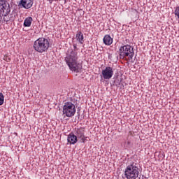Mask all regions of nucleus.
<instances>
[{"label": "nucleus", "instance_id": "obj_1", "mask_svg": "<svg viewBox=\"0 0 179 179\" xmlns=\"http://www.w3.org/2000/svg\"><path fill=\"white\" fill-rule=\"evenodd\" d=\"M73 47L74 50H71V52H69L64 61L70 71L78 73L79 71H80V64L78 63V46L74 43L73 44Z\"/></svg>", "mask_w": 179, "mask_h": 179}, {"label": "nucleus", "instance_id": "obj_2", "mask_svg": "<svg viewBox=\"0 0 179 179\" xmlns=\"http://www.w3.org/2000/svg\"><path fill=\"white\" fill-rule=\"evenodd\" d=\"M50 48V41L45 38H39L34 43V49L37 52H47Z\"/></svg>", "mask_w": 179, "mask_h": 179}, {"label": "nucleus", "instance_id": "obj_3", "mask_svg": "<svg viewBox=\"0 0 179 179\" xmlns=\"http://www.w3.org/2000/svg\"><path fill=\"white\" fill-rule=\"evenodd\" d=\"M139 176V167L136 162H133L127 166L124 171V177L127 179H136Z\"/></svg>", "mask_w": 179, "mask_h": 179}, {"label": "nucleus", "instance_id": "obj_4", "mask_svg": "<svg viewBox=\"0 0 179 179\" xmlns=\"http://www.w3.org/2000/svg\"><path fill=\"white\" fill-rule=\"evenodd\" d=\"M134 48L130 45H124L121 46L119 49V55L121 59H124L125 57H129L128 60L131 61V62H134L132 58H134Z\"/></svg>", "mask_w": 179, "mask_h": 179}, {"label": "nucleus", "instance_id": "obj_5", "mask_svg": "<svg viewBox=\"0 0 179 179\" xmlns=\"http://www.w3.org/2000/svg\"><path fill=\"white\" fill-rule=\"evenodd\" d=\"M76 113V107L71 101L64 103L63 106V115L66 117H71Z\"/></svg>", "mask_w": 179, "mask_h": 179}, {"label": "nucleus", "instance_id": "obj_6", "mask_svg": "<svg viewBox=\"0 0 179 179\" xmlns=\"http://www.w3.org/2000/svg\"><path fill=\"white\" fill-rule=\"evenodd\" d=\"M74 135L77 136V138L80 139L83 143L87 141V137L85 136V128L83 127L75 129Z\"/></svg>", "mask_w": 179, "mask_h": 179}, {"label": "nucleus", "instance_id": "obj_7", "mask_svg": "<svg viewBox=\"0 0 179 179\" xmlns=\"http://www.w3.org/2000/svg\"><path fill=\"white\" fill-rule=\"evenodd\" d=\"M0 13H10V6L6 1H0Z\"/></svg>", "mask_w": 179, "mask_h": 179}, {"label": "nucleus", "instance_id": "obj_8", "mask_svg": "<svg viewBox=\"0 0 179 179\" xmlns=\"http://www.w3.org/2000/svg\"><path fill=\"white\" fill-rule=\"evenodd\" d=\"M114 75V71H113V67L107 66L105 69L102 70V76L103 79H111Z\"/></svg>", "mask_w": 179, "mask_h": 179}, {"label": "nucleus", "instance_id": "obj_9", "mask_svg": "<svg viewBox=\"0 0 179 179\" xmlns=\"http://www.w3.org/2000/svg\"><path fill=\"white\" fill-rule=\"evenodd\" d=\"M67 142L70 143V145H75L78 142L77 136L73 133H70L67 137Z\"/></svg>", "mask_w": 179, "mask_h": 179}, {"label": "nucleus", "instance_id": "obj_10", "mask_svg": "<svg viewBox=\"0 0 179 179\" xmlns=\"http://www.w3.org/2000/svg\"><path fill=\"white\" fill-rule=\"evenodd\" d=\"M103 41L106 45H111L113 44V38L108 34L105 35Z\"/></svg>", "mask_w": 179, "mask_h": 179}, {"label": "nucleus", "instance_id": "obj_11", "mask_svg": "<svg viewBox=\"0 0 179 179\" xmlns=\"http://www.w3.org/2000/svg\"><path fill=\"white\" fill-rule=\"evenodd\" d=\"M20 3L25 9H30L33 6V1H20Z\"/></svg>", "mask_w": 179, "mask_h": 179}, {"label": "nucleus", "instance_id": "obj_12", "mask_svg": "<svg viewBox=\"0 0 179 179\" xmlns=\"http://www.w3.org/2000/svg\"><path fill=\"white\" fill-rule=\"evenodd\" d=\"M31 22H33V17H28L24 21V27H30L31 26Z\"/></svg>", "mask_w": 179, "mask_h": 179}, {"label": "nucleus", "instance_id": "obj_13", "mask_svg": "<svg viewBox=\"0 0 179 179\" xmlns=\"http://www.w3.org/2000/svg\"><path fill=\"white\" fill-rule=\"evenodd\" d=\"M76 38H77L78 41L80 44H83V43H85L84 36H83V34H82V31H78L77 33Z\"/></svg>", "mask_w": 179, "mask_h": 179}, {"label": "nucleus", "instance_id": "obj_14", "mask_svg": "<svg viewBox=\"0 0 179 179\" xmlns=\"http://www.w3.org/2000/svg\"><path fill=\"white\" fill-rule=\"evenodd\" d=\"M10 20V17L9 16V13H4L2 17V22H9Z\"/></svg>", "mask_w": 179, "mask_h": 179}, {"label": "nucleus", "instance_id": "obj_15", "mask_svg": "<svg viewBox=\"0 0 179 179\" xmlns=\"http://www.w3.org/2000/svg\"><path fill=\"white\" fill-rule=\"evenodd\" d=\"M3 101H5V96H3V94H2V92H0V106H2V104H3Z\"/></svg>", "mask_w": 179, "mask_h": 179}, {"label": "nucleus", "instance_id": "obj_16", "mask_svg": "<svg viewBox=\"0 0 179 179\" xmlns=\"http://www.w3.org/2000/svg\"><path fill=\"white\" fill-rule=\"evenodd\" d=\"M175 16L179 19V6L176 7L175 10Z\"/></svg>", "mask_w": 179, "mask_h": 179}, {"label": "nucleus", "instance_id": "obj_17", "mask_svg": "<svg viewBox=\"0 0 179 179\" xmlns=\"http://www.w3.org/2000/svg\"><path fill=\"white\" fill-rule=\"evenodd\" d=\"M125 145H127V146H131V141L128 140L127 141H126Z\"/></svg>", "mask_w": 179, "mask_h": 179}, {"label": "nucleus", "instance_id": "obj_18", "mask_svg": "<svg viewBox=\"0 0 179 179\" xmlns=\"http://www.w3.org/2000/svg\"><path fill=\"white\" fill-rule=\"evenodd\" d=\"M3 17V14L0 12V23L2 22V18Z\"/></svg>", "mask_w": 179, "mask_h": 179}, {"label": "nucleus", "instance_id": "obj_19", "mask_svg": "<svg viewBox=\"0 0 179 179\" xmlns=\"http://www.w3.org/2000/svg\"><path fill=\"white\" fill-rule=\"evenodd\" d=\"M138 179H143V176L141 178V176L138 178Z\"/></svg>", "mask_w": 179, "mask_h": 179}, {"label": "nucleus", "instance_id": "obj_20", "mask_svg": "<svg viewBox=\"0 0 179 179\" xmlns=\"http://www.w3.org/2000/svg\"><path fill=\"white\" fill-rule=\"evenodd\" d=\"M142 5H145V3H141V6H142Z\"/></svg>", "mask_w": 179, "mask_h": 179}, {"label": "nucleus", "instance_id": "obj_21", "mask_svg": "<svg viewBox=\"0 0 179 179\" xmlns=\"http://www.w3.org/2000/svg\"><path fill=\"white\" fill-rule=\"evenodd\" d=\"M50 3H52V1H50Z\"/></svg>", "mask_w": 179, "mask_h": 179}, {"label": "nucleus", "instance_id": "obj_22", "mask_svg": "<svg viewBox=\"0 0 179 179\" xmlns=\"http://www.w3.org/2000/svg\"><path fill=\"white\" fill-rule=\"evenodd\" d=\"M0 1H5V0H0Z\"/></svg>", "mask_w": 179, "mask_h": 179}]
</instances>
